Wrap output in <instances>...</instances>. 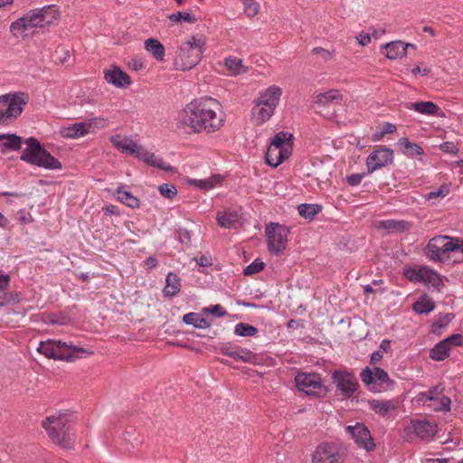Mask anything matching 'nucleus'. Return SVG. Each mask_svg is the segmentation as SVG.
Here are the masks:
<instances>
[{"label": "nucleus", "instance_id": "50", "mask_svg": "<svg viewBox=\"0 0 463 463\" xmlns=\"http://www.w3.org/2000/svg\"><path fill=\"white\" fill-rule=\"evenodd\" d=\"M449 193V188L448 185L443 184L441 185L437 191L430 192L426 194V199L428 201H432L437 198H443Z\"/></svg>", "mask_w": 463, "mask_h": 463}, {"label": "nucleus", "instance_id": "22", "mask_svg": "<svg viewBox=\"0 0 463 463\" xmlns=\"http://www.w3.org/2000/svg\"><path fill=\"white\" fill-rule=\"evenodd\" d=\"M91 127V123L79 122L61 128L60 134L64 138H78L88 134Z\"/></svg>", "mask_w": 463, "mask_h": 463}, {"label": "nucleus", "instance_id": "40", "mask_svg": "<svg viewBox=\"0 0 463 463\" xmlns=\"http://www.w3.org/2000/svg\"><path fill=\"white\" fill-rule=\"evenodd\" d=\"M452 318L453 315L451 314L439 315L438 319L435 320L432 324L431 332L438 335H441L443 330L451 322Z\"/></svg>", "mask_w": 463, "mask_h": 463}, {"label": "nucleus", "instance_id": "29", "mask_svg": "<svg viewBox=\"0 0 463 463\" xmlns=\"http://www.w3.org/2000/svg\"><path fill=\"white\" fill-rule=\"evenodd\" d=\"M408 109H414L415 111L420 114L429 116L437 115L438 112L440 110L439 106L433 103L432 101H418L410 103Z\"/></svg>", "mask_w": 463, "mask_h": 463}, {"label": "nucleus", "instance_id": "64", "mask_svg": "<svg viewBox=\"0 0 463 463\" xmlns=\"http://www.w3.org/2000/svg\"><path fill=\"white\" fill-rule=\"evenodd\" d=\"M383 359V354L381 351H375L371 354V364H375Z\"/></svg>", "mask_w": 463, "mask_h": 463}, {"label": "nucleus", "instance_id": "54", "mask_svg": "<svg viewBox=\"0 0 463 463\" xmlns=\"http://www.w3.org/2000/svg\"><path fill=\"white\" fill-rule=\"evenodd\" d=\"M312 53L315 55L319 56L324 61H328L331 59L332 54L329 51L322 48V47H316L312 50Z\"/></svg>", "mask_w": 463, "mask_h": 463}, {"label": "nucleus", "instance_id": "15", "mask_svg": "<svg viewBox=\"0 0 463 463\" xmlns=\"http://www.w3.org/2000/svg\"><path fill=\"white\" fill-rule=\"evenodd\" d=\"M45 29L38 9L26 13L23 17L15 20L10 25V32L15 35V32H26L32 29Z\"/></svg>", "mask_w": 463, "mask_h": 463}, {"label": "nucleus", "instance_id": "9", "mask_svg": "<svg viewBox=\"0 0 463 463\" xmlns=\"http://www.w3.org/2000/svg\"><path fill=\"white\" fill-rule=\"evenodd\" d=\"M457 241L455 238L449 236H436L428 242L425 253L432 260L439 261L450 252H457Z\"/></svg>", "mask_w": 463, "mask_h": 463}, {"label": "nucleus", "instance_id": "45", "mask_svg": "<svg viewBox=\"0 0 463 463\" xmlns=\"http://www.w3.org/2000/svg\"><path fill=\"white\" fill-rule=\"evenodd\" d=\"M425 267L408 268L404 269V276L411 281H422Z\"/></svg>", "mask_w": 463, "mask_h": 463}, {"label": "nucleus", "instance_id": "31", "mask_svg": "<svg viewBox=\"0 0 463 463\" xmlns=\"http://www.w3.org/2000/svg\"><path fill=\"white\" fill-rule=\"evenodd\" d=\"M217 222L221 227L232 228L239 222V214L236 211L228 210L224 213H217Z\"/></svg>", "mask_w": 463, "mask_h": 463}, {"label": "nucleus", "instance_id": "1", "mask_svg": "<svg viewBox=\"0 0 463 463\" xmlns=\"http://www.w3.org/2000/svg\"><path fill=\"white\" fill-rule=\"evenodd\" d=\"M221 104L213 98H202L188 103L179 112L178 120L184 127H188L194 133H213L223 126Z\"/></svg>", "mask_w": 463, "mask_h": 463}, {"label": "nucleus", "instance_id": "42", "mask_svg": "<svg viewBox=\"0 0 463 463\" xmlns=\"http://www.w3.org/2000/svg\"><path fill=\"white\" fill-rule=\"evenodd\" d=\"M8 285L9 276H0V307L11 302L12 293L6 292Z\"/></svg>", "mask_w": 463, "mask_h": 463}, {"label": "nucleus", "instance_id": "63", "mask_svg": "<svg viewBox=\"0 0 463 463\" xmlns=\"http://www.w3.org/2000/svg\"><path fill=\"white\" fill-rule=\"evenodd\" d=\"M357 40L362 46H366L371 42V36L369 33H360Z\"/></svg>", "mask_w": 463, "mask_h": 463}, {"label": "nucleus", "instance_id": "51", "mask_svg": "<svg viewBox=\"0 0 463 463\" xmlns=\"http://www.w3.org/2000/svg\"><path fill=\"white\" fill-rule=\"evenodd\" d=\"M240 354L241 362L257 364L258 356L251 351L240 347Z\"/></svg>", "mask_w": 463, "mask_h": 463}, {"label": "nucleus", "instance_id": "18", "mask_svg": "<svg viewBox=\"0 0 463 463\" xmlns=\"http://www.w3.org/2000/svg\"><path fill=\"white\" fill-rule=\"evenodd\" d=\"M136 157L139 158L150 166L156 167L165 172L175 171L174 166L165 164L162 158L156 156L154 153L144 149L142 146H140L138 154H137Z\"/></svg>", "mask_w": 463, "mask_h": 463}, {"label": "nucleus", "instance_id": "43", "mask_svg": "<svg viewBox=\"0 0 463 463\" xmlns=\"http://www.w3.org/2000/svg\"><path fill=\"white\" fill-rule=\"evenodd\" d=\"M258 328L244 322L238 323L234 327V334L239 336H254Z\"/></svg>", "mask_w": 463, "mask_h": 463}, {"label": "nucleus", "instance_id": "24", "mask_svg": "<svg viewBox=\"0 0 463 463\" xmlns=\"http://www.w3.org/2000/svg\"><path fill=\"white\" fill-rule=\"evenodd\" d=\"M41 17L43 19L45 28L56 24L60 19V11L57 5H46L39 8Z\"/></svg>", "mask_w": 463, "mask_h": 463}, {"label": "nucleus", "instance_id": "36", "mask_svg": "<svg viewBox=\"0 0 463 463\" xmlns=\"http://www.w3.org/2000/svg\"><path fill=\"white\" fill-rule=\"evenodd\" d=\"M183 322L186 325H192L195 328H207L210 326V323L203 317H202L199 314L194 312H190L185 314L183 317Z\"/></svg>", "mask_w": 463, "mask_h": 463}, {"label": "nucleus", "instance_id": "49", "mask_svg": "<svg viewBox=\"0 0 463 463\" xmlns=\"http://www.w3.org/2000/svg\"><path fill=\"white\" fill-rule=\"evenodd\" d=\"M263 269L264 263L259 259H257L244 269L243 274L245 276H250L259 273Z\"/></svg>", "mask_w": 463, "mask_h": 463}, {"label": "nucleus", "instance_id": "55", "mask_svg": "<svg viewBox=\"0 0 463 463\" xmlns=\"http://www.w3.org/2000/svg\"><path fill=\"white\" fill-rule=\"evenodd\" d=\"M364 176H365L364 173L353 174V175L347 176V183L351 186H356L362 182V180Z\"/></svg>", "mask_w": 463, "mask_h": 463}, {"label": "nucleus", "instance_id": "16", "mask_svg": "<svg viewBox=\"0 0 463 463\" xmlns=\"http://www.w3.org/2000/svg\"><path fill=\"white\" fill-rule=\"evenodd\" d=\"M362 382L366 385L382 386L386 384L388 387L394 385V381L389 378L388 373L380 367H374L373 370L370 367H365L360 373Z\"/></svg>", "mask_w": 463, "mask_h": 463}, {"label": "nucleus", "instance_id": "30", "mask_svg": "<svg viewBox=\"0 0 463 463\" xmlns=\"http://www.w3.org/2000/svg\"><path fill=\"white\" fill-rule=\"evenodd\" d=\"M145 49L150 52L156 60L160 61H164L165 47L157 39L149 38L146 40Z\"/></svg>", "mask_w": 463, "mask_h": 463}, {"label": "nucleus", "instance_id": "62", "mask_svg": "<svg viewBox=\"0 0 463 463\" xmlns=\"http://www.w3.org/2000/svg\"><path fill=\"white\" fill-rule=\"evenodd\" d=\"M382 130L384 133V135L392 134L397 130V128L392 123L385 122V123H383V125L382 127Z\"/></svg>", "mask_w": 463, "mask_h": 463}, {"label": "nucleus", "instance_id": "5", "mask_svg": "<svg viewBox=\"0 0 463 463\" xmlns=\"http://www.w3.org/2000/svg\"><path fill=\"white\" fill-rule=\"evenodd\" d=\"M204 49L205 42L192 36L179 47L174 61L175 69L184 71L194 68L201 61Z\"/></svg>", "mask_w": 463, "mask_h": 463}, {"label": "nucleus", "instance_id": "39", "mask_svg": "<svg viewBox=\"0 0 463 463\" xmlns=\"http://www.w3.org/2000/svg\"><path fill=\"white\" fill-rule=\"evenodd\" d=\"M274 110L275 109H270V108L269 109L264 106H260V107L256 106V108L253 109V111H252V114L255 118L256 124L257 125L263 124L273 115Z\"/></svg>", "mask_w": 463, "mask_h": 463}, {"label": "nucleus", "instance_id": "35", "mask_svg": "<svg viewBox=\"0 0 463 463\" xmlns=\"http://www.w3.org/2000/svg\"><path fill=\"white\" fill-rule=\"evenodd\" d=\"M449 346L442 340L430 352V357L434 361H443L449 355Z\"/></svg>", "mask_w": 463, "mask_h": 463}, {"label": "nucleus", "instance_id": "52", "mask_svg": "<svg viewBox=\"0 0 463 463\" xmlns=\"http://www.w3.org/2000/svg\"><path fill=\"white\" fill-rule=\"evenodd\" d=\"M203 313L211 314L217 317H224L227 314L226 310L219 304L211 306L209 307H204L203 309Z\"/></svg>", "mask_w": 463, "mask_h": 463}, {"label": "nucleus", "instance_id": "11", "mask_svg": "<svg viewBox=\"0 0 463 463\" xmlns=\"http://www.w3.org/2000/svg\"><path fill=\"white\" fill-rule=\"evenodd\" d=\"M295 381L298 389L307 395L319 397L327 392L326 387L321 383V378L317 373H299Z\"/></svg>", "mask_w": 463, "mask_h": 463}, {"label": "nucleus", "instance_id": "20", "mask_svg": "<svg viewBox=\"0 0 463 463\" xmlns=\"http://www.w3.org/2000/svg\"><path fill=\"white\" fill-rule=\"evenodd\" d=\"M104 78L109 83L118 88H126L131 84L130 77L118 67L106 71Z\"/></svg>", "mask_w": 463, "mask_h": 463}, {"label": "nucleus", "instance_id": "37", "mask_svg": "<svg viewBox=\"0 0 463 463\" xmlns=\"http://www.w3.org/2000/svg\"><path fill=\"white\" fill-rule=\"evenodd\" d=\"M422 281L427 284H430L438 292L440 291V288L443 286V281L439 275L436 271L426 267L423 271Z\"/></svg>", "mask_w": 463, "mask_h": 463}, {"label": "nucleus", "instance_id": "44", "mask_svg": "<svg viewBox=\"0 0 463 463\" xmlns=\"http://www.w3.org/2000/svg\"><path fill=\"white\" fill-rule=\"evenodd\" d=\"M225 65L235 75L246 71V70L244 69V66L242 64V60H241V59H237V58H233V57L226 58Z\"/></svg>", "mask_w": 463, "mask_h": 463}, {"label": "nucleus", "instance_id": "2", "mask_svg": "<svg viewBox=\"0 0 463 463\" xmlns=\"http://www.w3.org/2000/svg\"><path fill=\"white\" fill-rule=\"evenodd\" d=\"M23 143H25L27 146L22 152L20 160L48 170L61 169V163L52 156L36 137H31L24 141L22 137L15 134L0 135V147L2 153L18 151L21 149Z\"/></svg>", "mask_w": 463, "mask_h": 463}, {"label": "nucleus", "instance_id": "58", "mask_svg": "<svg viewBox=\"0 0 463 463\" xmlns=\"http://www.w3.org/2000/svg\"><path fill=\"white\" fill-rule=\"evenodd\" d=\"M451 401L448 396H442L439 401V407L438 411H450Z\"/></svg>", "mask_w": 463, "mask_h": 463}, {"label": "nucleus", "instance_id": "21", "mask_svg": "<svg viewBox=\"0 0 463 463\" xmlns=\"http://www.w3.org/2000/svg\"><path fill=\"white\" fill-rule=\"evenodd\" d=\"M386 49V57L391 60L402 58L409 48L416 50V46L412 43H405L402 41H393L384 45Z\"/></svg>", "mask_w": 463, "mask_h": 463}, {"label": "nucleus", "instance_id": "19", "mask_svg": "<svg viewBox=\"0 0 463 463\" xmlns=\"http://www.w3.org/2000/svg\"><path fill=\"white\" fill-rule=\"evenodd\" d=\"M281 90L279 87H269L263 93L260 94V98L256 101V106H264L275 109L279 98L281 96Z\"/></svg>", "mask_w": 463, "mask_h": 463}, {"label": "nucleus", "instance_id": "34", "mask_svg": "<svg viewBox=\"0 0 463 463\" xmlns=\"http://www.w3.org/2000/svg\"><path fill=\"white\" fill-rule=\"evenodd\" d=\"M118 199L127 206L135 209L138 208L140 204L139 199L134 196L130 192L125 191L123 186L117 189Z\"/></svg>", "mask_w": 463, "mask_h": 463}, {"label": "nucleus", "instance_id": "12", "mask_svg": "<svg viewBox=\"0 0 463 463\" xmlns=\"http://www.w3.org/2000/svg\"><path fill=\"white\" fill-rule=\"evenodd\" d=\"M437 425L427 420H411L410 425L404 429V438L411 441L413 436L420 439H428L437 433Z\"/></svg>", "mask_w": 463, "mask_h": 463}, {"label": "nucleus", "instance_id": "17", "mask_svg": "<svg viewBox=\"0 0 463 463\" xmlns=\"http://www.w3.org/2000/svg\"><path fill=\"white\" fill-rule=\"evenodd\" d=\"M313 463H343L344 458L333 445L321 444L312 456Z\"/></svg>", "mask_w": 463, "mask_h": 463}, {"label": "nucleus", "instance_id": "3", "mask_svg": "<svg viewBox=\"0 0 463 463\" xmlns=\"http://www.w3.org/2000/svg\"><path fill=\"white\" fill-rule=\"evenodd\" d=\"M74 423L73 414L66 411L46 417L43 420L42 426L54 443L69 449L73 441L71 430Z\"/></svg>", "mask_w": 463, "mask_h": 463}, {"label": "nucleus", "instance_id": "4", "mask_svg": "<svg viewBox=\"0 0 463 463\" xmlns=\"http://www.w3.org/2000/svg\"><path fill=\"white\" fill-rule=\"evenodd\" d=\"M37 351L47 358L66 362H73L84 354L90 355L93 354L92 351L88 349L53 339L41 341Z\"/></svg>", "mask_w": 463, "mask_h": 463}, {"label": "nucleus", "instance_id": "7", "mask_svg": "<svg viewBox=\"0 0 463 463\" xmlns=\"http://www.w3.org/2000/svg\"><path fill=\"white\" fill-rule=\"evenodd\" d=\"M29 102L25 92L7 93L0 96V124L13 123L23 112Z\"/></svg>", "mask_w": 463, "mask_h": 463}, {"label": "nucleus", "instance_id": "48", "mask_svg": "<svg viewBox=\"0 0 463 463\" xmlns=\"http://www.w3.org/2000/svg\"><path fill=\"white\" fill-rule=\"evenodd\" d=\"M158 191L162 196L167 199H173L177 194L175 186L170 184H163L159 185Z\"/></svg>", "mask_w": 463, "mask_h": 463}, {"label": "nucleus", "instance_id": "13", "mask_svg": "<svg viewBox=\"0 0 463 463\" xmlns=\"http://www.w3.org/2000/svg\"><path fill=\"white\" fill-rule=\"evenodd\" d=\"M392 163L393 150L384 146H378L366 158L367 172L372 174Z\"/></svg>", "mask_w": 463, "mask_h": 463}, {"label": "nucleus", "instance_id": "26", "mask_svg": "<svg viewBox=\"0 0 463 463\" xmlns=\"http://www.w3.org/2000/svg\"><path fill=\"white\" fill-rule=\"evenodd\" d=\"M181 289V279L174 272H169L166 275L165 286L164 288V294L165 297L173 298L176 296Z\"/></svg>", "mask_w": 463, "mask_h": 463}, {"label": "nucleus", "instance_id": "46", "mask_svg": "<svg viewBox=\"0 0 463 463\" xmlns=\"http://www.w3.org/2000/svg\"><path fill=\"white\" fill-rule=\"evenodd\" d=\"M169 20L175 23H178L181 21H184L190 24H194L197 21L195 16L192 15L190 13H183L177 12L169 15Z\"/></svg>", "mask_w": 463, "mask_h": 463}, {"label": "nucleus", "instance_id": "14", "mask_svg": "<svg viewBox=\"0 0 463 463\" xmlns=\"http://www.w3.org/2000/svg\"><path fill=\"white\" fill-rule=\"evenodd\" d=\"M345 430L352 436L359 448L365 449L367 452L375 449L376 445L372 438L371 432L364 423L357 422L354 426H346Z\"/></svg>", "mask_w": 463, "mask_h": 463}, {"label": "nucleus", "instance_id": "33", "mask_svg": "<svg viewBox=\"0 0 463 463\" xmlns=\"http://www.w3.org/2000/svg\"><path fill=\"white\" fill-rule=\"evenodd\" d=\"M435 308L433 300L424 294L414 304L413 310L418 314H429Z\"/></svg>", "mask_w": 463, "mask_h": 463}, {"label": "nucleus", "instance_id": "59", "mask_svg": "<svg viewBox=\"0 0 463 463\" xmlns=\"http://www.w3.org/2000/svg\"><path fill=\"white\" fill-rule=\"evenodd\" d=\"M440 149L443 152L447 153H456L458 152V148L456 147L455 144L453 142H443L440 145Z\"/></svg>", "mask_w": 463, "mask_h": 463}, {"label": "nucleus", "instance_id": "56", "mask_svg": "<svg viewBox=\"0 0 463 463\" xmlns=\"http://www.w3.org/2000/svg\"><path fill=\"white\" fill-rule=\"evenodd\" d=\"M17 219L21 223H31L33 219L30 213L26 212L25 210H20L17 213Z\"/></svg>", "mask_w": 463, "mask_h": 463}, {"label": "nucleus", "instance_id": "53", "mask_svg": "<svg viewBox=\"0 0 463 463\" xmlns=\"http://www.w3.org/2000/svg\"><path fill=\"white\" fill-rule=\"evenodd\" d=\"M443 341L449 346H461L463 345V335L461 334H453L450 336L443 339Z\"/></svg>", "mask_w": 463, "mask_h": 463}, {"label": "nucleus", "instance_id": "47", "mask_svg": "<svg viewBox=\"0 0 463 463\" xmlns=\"http://www.w3.org/2000/svg\"><path fill=\"white\" fill-rule=\"evenodd\" d=\"M244 12L249 17H253L259 13L260 5L254 0H242Z\"/></svg>", "mask_w": 463, "mask_h": 463}, {"label": "nucleus", "instance_id": "27", "mask_svg": "<svg viewBox=\"0 0 463 463\" xmlns=\"http://www.w3.org/2000/svg\"><path fill=\"white\" fill-rule=\"evenodd\" d=\"M368 404L371 410L376 414L385 417L392 410L395 409V405L392 401L388 400H370Z\"/></svg>", "mask_w": 463, "mask_h": 463}, {"label": "nucleus", "instance_id": "23", "mask_svg": "<svg viewBox=\"0 0 463 463\" xmlns=\"http://www.w3.org/2000/svg\"><path fill=\"white\" fill-rule=\"evenodd\" d=\"M112 144L122 152H128L131 156H136L138 154L141 146H138L132 139L128 137H121L120 136H113L111 137Z\"/></svg>", "mask_w": 463, "mask_h": 463}, {"label": "nucleus", "instance_id": "60", "mask_svg": "<svg viewBox=\"0 0 463 463\" xmlns=\"http://www.w3.org/2000/svg\"><path fill=\"white\" fill-rule=\"evenodd\" d=\"M128 66L134 71H140L145 67L144 61L140 59H132L128 62Z\"/></svg>", "mask_w": 463, "mask_h": 463}, {"label": "nucleus", "instance_id": "57", "mask_svg": "<svg viewBox=\"0 0 463 463\" xmlns=\"http://www.w3.org/2000/svg\"><path fill=\"white\" fill-rule=\"evenodd\" d=\"M237 347L238 346L230 344H222L219 346V352L223 355L230 356Z\"/></svg>", "mask_w": 463, "mask_h": 463}, {"label": "nucleus", "instance_id": "38", "mask_svg": "<svg viewBox=\"0 0 463 463\" xmlns=\"http://www.w3.org/2000/svg\"><path fill=\"white\" fill-rule=\"evenodd\" d=\"M322 206L316 203H301L298 206V212L305 219L312 220L319 212Z\"/></svg>", "mask_w": 463, "mask_h": 463}, {"label": "nucleus", "instance_id": "8", "mask_svg": "<svg viewBox=\"0 0 463 463\" xmlns=\"http://www.w3.org/2000/svg\"><path fill=\"white\" fill-rule=\"evenodd\" d=\"M288 229L281 224L269 222L266 225L265 235L267 238L268 250L274 255L283 253L288 243Z\"/></svg>", "mask_w": 463, "mask_h": 463}, {"label": "nucleus", "instance_id": "10", "mask_svg": "<svg viewBox=\"0 0 463 463\" xmlns=\"http://www.w3.org/2000/svg\"><path fill=\"white\" fill-rule=\"evenodd\" d=\"M332 382L335 385V392L344 398H350L356 392L359 384L353 373L335 370L332 373Z\"/></svg>", "mask_w": 463, "mask_h": 463}, {"label": "nucleus", "instance_id": "41", "mask_svg": "<svg viewBox=\"0 0 463 463\" xmlns=\"http://www.w3.org/2000/svg\"><path fill=\"white\" fill-rule=\"evenodd\" d=\"M222 180L220 175H213L207 179H194L190 183L199 189L208 190L213 188L217 184H220Z\"/></svg>", "mask_w": 463, "mask_h": 463}, {"label": "nucleus", "instance_id": "6", "mask_svg": "<svg viewBox=\"0 0 463 463\" xmlns=\"http://www.w3.org/2000/svg\"><path fill=\"white\" fill-rule=\"evenodd\" d=\"M293 135L280 131L271 139L266 152V163L273 167L281 165L288 159L293 150Z\"/></svg>", "mask_w": 463, "mask_h": 463}, {"label": "nucleus", "instance_id": "61", "mask_svg": "<svg viewBox=\"0 0 463 463\" xmlns=\"http://www.w3.org/2000/svg\"><path fill=\"white\" fill-rule=\"evenodd\" d=\"M196 262L201 267H208L212 265V259L208 256L202 255L199 258H196Z\"/></svg>", "mask_w": 463, "mask_h": 463}, {"label": "nucleus", "instance_id": "28", "mask_svg": "<svg viewBox=\"0 0 463 463\" xmlns=\"http://www.w3.org/2000/svg\"><path fill=\"white\" fill-rule=\"evenodd\" d=\"M378 227L380 229H384L389 232H399L402 233L411 228V224L406 221H397V220H384L379 222Z\"/></svg>", "mask_w": 463, "mask_h": 463}, {"label": "nucleus", "instance_id": "25", "mask_svg": "<svg viewBox=\"0 0 463 463\" xmlns=\"http://www.w3.org/2000/svg\"><path fill=\"white\" fill-rule=\"evenodd\" d=\"M397 146L400 151L406 156L413 157L424 153L423 148L418 144L411 142L407 137H402L398 140Z\"/></svg>", "mask_w": 463, "mask_h": 463}, {"label": "nucleus", "instance_id": "32", "mask_svg": "<svg viewBox=\"0 0 463 463\" xmlns=\"http://www.w3.org/2000/svg\"><path fill=\"white\" fill-rule=\"evenodd\" d=\"M342 100V95L339 90H331L325 93H320L316 98V103L319 106H328L331 103H339Z\"/></svg>", "mask_w": 463, "mask_h": 463}]
</instances>
